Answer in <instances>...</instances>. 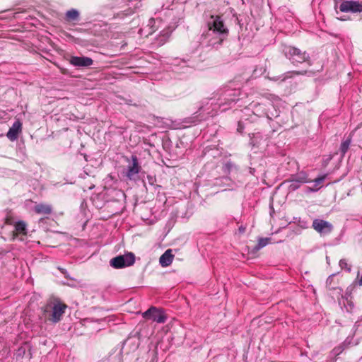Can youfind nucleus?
<instances>
[{
    "label": "nucleus",
    "mask_w": 362,
    "mask_h": 362,
    "mask_svg": "<svg viewBox=\"0 0 362 362\" xmlns=\"http://www.w3.org/2000/svg\"><path fill=\"white\" fill-rule=\"evenodd\" d=\"M207 32L203 35V43L207 47L217 49L227 38L229 30L222 17L218 15H210L206 21Z\"/></svg>",
    "instance_id": "1"
},
{
    "label": "nucleus",
    "mask_w": 362,
    "mask_h": 362,
    "mask_svg": "<svg viewBox=\"0 0 362 362\" xmlns=\"http://www.w3.org/2000/svg\"><path fill=\"white\" fill-rule=\"evenodd\" d=\"M283 53L286 58L295 66L303 62L308 63L309 65L311 64L310 54L305 51H302L298 47L291 45H285L283 48Z\"/></svg>",
    "instance_id": "2"
},
{
    "label": "nucleus",
    "mask_w": 362,
    "mask_h": 362,
    "mask_svg": "<svg viewBox=\"0 0 362 362\" xmlns=\"http://www.w3.org/2000/svg\"><path fill=\"white\" fill-rule=\"evenodd\" d=\"M67 305L66 304L58 299H55L52 303H47L45 305L44 312L49 313L47 317L49 321L52 323H57L62 320Z\"/></svg>",
    "instance_id": "3"
},
{
    "label": "nucleus",
    "mask_w": 362,
    "mask_h": 362,
    "mask_svg": "<svg viewBox=\"0 0 362 362\" xmlns=\"http://www.w3.org/2000/svg\"><path fill=\"white\" fill-rule=\"evenodd\" d=\"M135 262V255L132 252L118 255L110 261V264L115 269H122L132 266Z\"/></svg>",
    "instance_id": "4"
},
{
    "label": "nucleus",
    "mask_w": 362,
    "mask_h": 362,
    "mask_svg": "<svg viewBox=\"0 0 362 362\" xmlns=\"http://www.w3.org/2000/svg\"><path fill=\"white\" fill-rule=\"evenodd\" d=\"M129 163L124 173L125 176L129 180L136 181L139 179V173L141 171V167L139 165V159L136 156L132 155L130 158H126Z\"/></svg>",
    "instance_id": "5"
},
{
    "label": "nucleus",
    "mask_w": 362,
    "mask_h": 362,
    "mask_svg": "<svg viewBox=\"0 0 362 362\" xmlns=\"http://www.w3.org/2000/svg\"><path fill=\"white\" fill-rule=\"evenodd\" d=\"M312 227L321 235H327L331 233L334 229V226L331 223L320 218L314 219Z\"/></svg>",
    "instance_id": "6"
},
{
    "label": "nucleus",
    "mask_w": 362,
    "mask_h": 362,
    "mask_svg": "<svg viewBox=\"0 0 362 362\" xmlns=\"http://www.w3.org/2000/svg\"><path fill=\"white\" fill-rule=\"evenodd\" d=\"M142 316L146 320H151L158 323H164L166 320L165 315L156 307H151L142 313Z\"/></svg>",
    "instance_id": "7"
},
{
    "label": "nucleus",
    "mask_w": 362,
    "mask_h": 362,
    "mask_svg": "<svg viewBox=\"0 0 362 362\" xmlns=\"http://www.w3.org/2000/svg\"><path fill=\"white\" fill-rule=\"evenodd\" d=\"M69 63L74 66L88 68L93 65V60L88 57L71 56L69 59Z\"/></svg>",
    "instance_id": "8"
},
{
    "label": "nucleus",
    "mask_w": 362,
    "mask_h": 362,
    "mask_svg": "<svg viewBox=\"0 0 362 362\" xmlns=\"http://www.w3.org/2000/svg\"><path fill=\"white\" fill-rule=\"evenodd\" d=\"M339 9L341 12H361L362 4L354 1H344L340 4Z\"/></svg>",
    "instance_id": "9"
},
{
    "label": "nucleus",
    "mask_w": 362,
    "mask_h": 362,
    "mask_svg": "<svg viewBox=\"0 0 362 362\" xmlns=\"http://www.w3.org/2000/svg\"><path fill=\"white\" fill-rule=\"evenodd\" d=\"M22 129V123L19 119L16 120L12 124L11 127L7 132V137L11 141H15L18 139L19 133Z\"/></svg>",
    "instance_id": "10"
},
{
    "label": "nucleus",
    "mask_w": 362,
    "mask_h": 362,
    "mask_svg": "<svg viewBox=\"0 0 362 362\" xmlns=\"http://www.w3.org/2000/svg\"><path fill=\"white\" fill-rule=\"evenodd\" d=\"M174 255L171 249L167 250L159 259V263L163 267L170 265L173 262Z\"/></svg>",
    "instance_id": "11"
},
{
    "label": "nucleus",
    "mask_w": 362,
    "mask_h": 362,
    "mask_svg": "<svg viewBox=\"0 0 362 362\" xmlns=\"http://www.w3.org/2000/svg\"><path fill=\"white\" fill-rule=\"evenodd\" d=\"M240 91L237 89H228L224 92L225 100H226V103H230V102H235L238 100V97L239 96Z\"/></svg>",
    "instance_id": "12"
},
{
    "label": "nucleus",
    "mask_w": 362,
    "mask_h": 362,
    "mask_svg": "<svg viewBox=\"0 0 362 362\" xmlns=\"http://www.w3.org/2000/svg\"><path fill=\"white\" fill-rule=\"evenodd\" d=\"M35 211L38 214L49 215L52 213V207L49 205L39 204L35 206Z\"/></svg>",
    "instance_id": "13"
},
{
    "label": "nucleus",
    "mask_w": 362,
    "mask_h": 362,
    "mask_svg": "<svg viewBox=\"0 0 362 362\" xmlns=\"http://www.w3.org/2000/svg\"><path fill=\"white\" fill-rule=\"evenodd\" d=\"M170 33L168 31L163 30L160 34L155 39L154 44L160 47L163 45L168 40Z\"/></svg>",
    "instance_id": "14"
},
{
    "label": "nucleus",
    "mask_w": 362,
    "mask_h": 362,
    "mask_svg": "<svg viewBox=\"0 0 362 362\" xmlns=\"http://www.w3.org/2000/svg\"><path fill=\"white\" fill-rule=\"evenodd\" d=\"M79 11L75 8L67 11L65 13V19L66 21H77L79 19Z\"/></svg>",
    "instance_id": "15"
},
{
    "label": "nucleus",
    "mask_w": 362,
    "mask_h": 362,
    "mask_svg": "<svg viewBox=\"0 0 362 362\" xmlns=\"http://www.w3.org/2000/svg\"><path fill=\"white\" fill-rule=\"evenodd\" d=\"M15 230L16 233L21 235H27V224L23 221H17L15 225Z\"/></svg>",
    "instance_id": "16"
},
{
    "label": "nucleus",
    "mask_w": 362,
    "mask_h": 362,
    "mask_svg": "<svg viewBox=\"0 0 362 362\" xmlns=\"http://www.w3.org/2000/svg\"><path fill=\"white\" fill-rule=\"evenodd\" d=\"M291 177H293V179L301 185L311 182L309 180L307 173L303 171L296 175H293Z\"/></svg>",
    "instance_id": "17"
},
{
    "label": "nucleus",
    "mask_w": 362,
    "mask_h": 362,
    "mask_svg": "<svg viewBox=\"0 0 362 362\" xmlns=\"http://www.w3.org/2000/svg\"><path fill=\"white\" fill-rule=\"evenodd\" d=\"M271 240L269 238H259L257 244L253 247L252 252H255L267 245Z\"/></svg>",
    "instance_id": "18"
},
{
    "label": "nucleus",
    "mask_w": 362,
    "mask_h": 362,
    "mask_svg": "<svg viewBox=\"0 0 362 362\" xmlns=\"http://www.w3.org/2000/svg\"><path fill=\"white\" fill-rule=\"evenodd\" d=\"M238 170V166L230 160L226 162L223 166V171L226 174H230L233 170Z\"/></svg>",
    "instance_id": "19"
},
{
    "label": "nucleus",
    "mask_w": 362,
    "mask_h": 362,
    "mask_svg": "<svg viewBox=\"0 0 362 362\" xmlns=\"http://www.w3.org/2000/svg\"><path fill=\"white\" fill-rule=\"evenodd\" d=\"M351 139L350 136H349L345 141L341 142V144L340 145L339 151H340V153H341V155L342 157H344L345 156L346 153L348 151L350 144H351Z\"/></svg>",
    "instance_id": "20"
},
{
    "label": "nucleus",
    "mask_w": 362,
    "mask_h": 362,
    "mask_svg": "<svg viewBox=\"0 0 362 362\" xmlns=\"http://www.w3.org/2000/svg\"><path fill=\"white\" fill-rule=\"evenodd\" d=\"M306 74V71H288L285 74L284 78L281 79L282 81H286L287 78H290L293 77V74L296 75H303Z\"/></svg>",
    "instance_id": "21"
},
{
    "label": "nucleus",
    "mask_w": 362,
    "mask_h": 362,
    "mask_svg": "<svg viewBox=\"0 0 362 362\" xmlns=\"http://www.w3.org/2000/svg\"><path fill=\"white\" fill-rule=\"evenodd\" d=\"M287 182H291V184L288 186V189L290 191H296L301 185V184L296 182L294 179H293V177H291L290 180H287Z\"/></svg>",
    "instance_id": "22"
},
{
    "label": "nucleus",
    "mask_w": 362,
    "mask_h": 362,
    "mask_svg": "<svg viewBox=\"0 0 362 362\" xmlns=\"http://www.w3.org/2000/svg\"><path fill=\"white\" fill-rule=\"evenodd\" d=\"M325 177H326V175H322V176H320V177L315 178L313 180V182H315V186L317 187L318 185H321L323 182V181L325 180Z\"/></svg>",
    "instance_id": "23"
},
{
    "label": "nucleus",
    "mask_w": 362,
    "mask_h": 362,
    "mask_svg": "<svg viewBox=\"0 0 362 362\" xmlns=\"http://www.w3.org/2000/svg\"><path fill=\"white\" fill-rule=\"evenodd\" d=\"M339 266L341 269H346L349 272L351 271V268L348 267V264L346 261L344 259L339 261Z\"/></svg>",
    "instance_id": "24"
},
{
    "label": "nucleus",
    "mask_w": 362,
    "mask_h": 362,
    "mask_svg": "<svg viewBox=\"0 0 362 362\" xmlns=\"http://www.w3.org/2000/svg\"><path fill=\"white\" fill-rule=\"evenodd\" d=\"M243 130H244V125L243 124V123L241 122H238L237 131L239 133H243Z\"/></svg>",
    "instance_id": "25"
},
{
    "label": "nucleus",
    "mask_w": 362,
    "mask_h": 362,
    "mask_svg": "<svg viewBox=\"0 0 362 362\" xmlns=\"http://www.w3.org/2000/svg\"><path fill=\"white\" fill-rule=\"evenodd\" d=\"M333 276H334V274H332V275H329V276H328V278L327 279V281H326V285H327V286H329L331 284L332 281V279H333Z\"/></svg>",
    "instance_id": "26"
},
{
    "label": "nucleus",
    "mask_w": 362,
    "mask_h": 362,
    "mask_svg": "<svg viewBox=\"0 0 362 362\" xmlns=\"http://www.w3.org/2000/svg\"><path fill=\"white\" fill-rule=\"evenodd\" d=\"M147 178H148L149 184L153 185L154 180H155V178L151 175H147Z\"/></svg>",
    "instance_id": "27"
},
{
    "label": "nucleus",
    "mask_w": 362,
    "mask_h": 362,
    "mask_svg": "<svg viewBox=\"0 0 362 362\" xmlns=\"http://www.w3.org/2000/svg\"><path fill=\"white\" fill-rule=\"evenodd\" d=\"M238 231L240 233H243L245 231V227L240 226L238 228Z\"/></svg>",
    "instance_id": "28"
},
{
    "label": "nucleus",
    "mask_w": 362,
    "mask_h": 362,
    "mask_svg": "<svg viewBox=\"0 0 362 362\" xmlns=\"http://www.w3.org/2000/svg\"><path fill=\"white\" fill-rule=\"evenodd\" d=\"M25 350L23 347H21L18 350V354H25Z\"/></svg>",
    "instance_id": "29"
},
{
    "label": "nucleus",
    "mask_w": 362,
    "mask_h": 362,
    "mask_svg": "<svg viewBox=\"0 0 362 362\" xmlns=\"http://www.w3.org/2000/svg\"><path fill=\"white\" fill-rule=\"evenodd\" d=\"M126 103H127L128 105H132V104L131 103V100H127V101H126Z\"/></svg>",
    "instance_id": "30"
},
{
    "label": "nucleus",
    "mask_w": 362,
    "mask_h": 362,
    "mask_svg": "<svg viewBox=\"0 0 362 362\" xmlns=\"http://www.w3.org/2000/svg\"><path fill=\"white\" fill-rule=\"evenodd\" d=\"M129 2L133 4L134 0H129Z\"/></svg>",
    "instance_id": "31"
},
{
    "label": "nucleus",
    "mask_w": 362,
    "mask_h": 362,
    "mask_svg": "<svg viewBox=\"0 0 362 362\" xmlns=\"http://www.w3.org/2000/svg\"><path fill=\"white\" fill-rule=\"evenodd\" d=\"M223 178H224V179H226V180H228V177H223Z\"/></svg>",
    "instance_id": "32"
},
{
    "label": "nucleus",
    "mask_w": 362,
    "mask_h": 362,
    "mask_svg": "<svg viewBox=\"0 0 362 362\" xmlns=\"http://www.w3.org/2000/svg\"><path fill=\"white\" fill-rule=\"evenodd\" d=\"M61 271H62V273H64V269H59Z\"/></svg>",
    "instance_id": "33"
}]
</instances>
